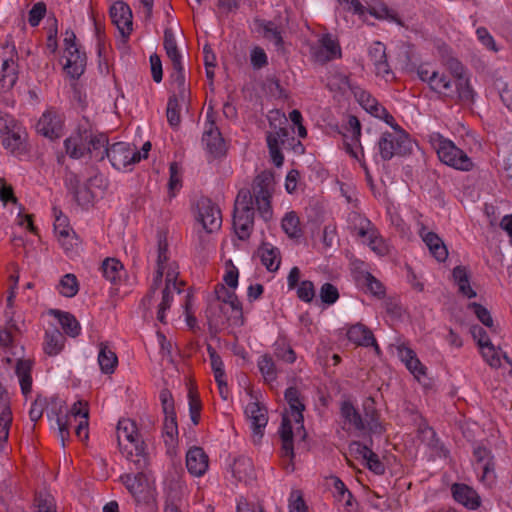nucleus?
<instances>
[{
    "mask_svg": "<svg viewBox=\"0 0 512 512\" xmlns=\"http://www.w3.org/2000/svg\"><path fill=\"white\" fill-rule=\"evenodd\" d=\"M273 179L270 175H258L249 188H241L236 196L233 208L232 227L241 241L250 238L254 231L255 206L264 222L273 217L272 195Z\"/></svg>",
    "mask_w": 512,
    "mask_h": 512,
    "instance_id": "1",
    "label": "nucleus"
},
{
    "mask_svg": "<svg viewBox=\"0 0 512 512\" xmlns=\"http://www.w3.org/2000/svg\"><path fill=\"white\" fill-rule=\"evenodd\" d=\"M430 90L436 93L442 102L464 106L473 105L477 97L471 82L460 81L444 72H438L435 80H432Z\"/></svg>",
    "mask_w": 512,
    "mask_h": 512,
    "instance_id": "2",
    "label": "nucleus"
},
{
    "mask_svg": "<svg viewBox=\"0 0 512 512\" xmlns=\"http://www.w3.org/2000/svg\"><path fill=\"white\" fill-rule=\"evenodd\" d=\"M427 141L443 164L459 171L468 172L473 169L474 163L467 153L440 132H430Z\"/></svg>",
    "mask_w": 512,
    "mask_h": 512,
    "instance_id": "3",
    "label": "nucleus"
},
{
    "mask_svg": "<svg viewBox=\"0 0 512 512\" xmlns=\"http://www.w3.org/2000/svg\"><path fill=\"white\" fill-rule=\"evenodd\" d=\"M377 146L383 161H389L394 156H406L412 152V142L407 131H385L378 139Z\"/></svg>",
    "mask_w": 512,
    "mask_h": 512,
    "instance_id": "4",
    "label": "nucleus"
},
{
    "mask_svg": "<svg viewBox=\"0 0 512 512\" xmlns=\"http://www.w3.org/2000/svg\"><path fill=\"white\" fill-rule=\"evenodd\" d=\"M117 439L119 445H121L122 439H125L133 446L134 451H129L127 458L135 456L137 459L132 461L137 469L143 470L148 464L145 452L146 445L144 441H140L138 438L136 423L130 419L119 420L117 424Z\"/></svg>",
    "mask_w": 512,
    "mask_h": 512,
    "instance_id": "5",
    "label": "nucleus"
},
{
    "mask_svg": "<svg viewBox=\"0 0 512 512\" xmlns=\"http://www.w3.org/2000/svg\"><path fill=\"white\" fill-rule=\"evenodd\" d=\"M27 133L14 119H0V142L12 155L20 156L26 152Z\"/></svg>",
    "mask_w": 512,
    "mask_h": 512,
    "instance_id": "6",
    "label": "nucleus"
},
{
    "mask_svg": "<svg viewBox=\"0 0 512 512\" xmlns=\"http://www.w3.org/2000/svg\"><path fill=\"white\" fill-rule=\"evenodd\" d=\"M120 480L132 495L137 505H144L149 508L155 506V495L146 474L142 471L135 474H124Z\"/></svg>",
    "mask_w": 512,
    "mask_h": 512,
    "instance_id": "7",
    "label": "nucleus"
},
{
    "mask_svg": "<svg viewBox=\"0 0 512 512\" xmlns=\"http://www.w3.org/2000/svg\"><path fill=\"white\" fill-rule=\"evenodd\" d=\"M105 154L112 167L118 171L131 170L142 159L135 145L122 141L111 144Z\"/></svg>",
    "mask_w": 512,
    "mask_h": 512,
    "instance_id": "8",
    "label": "nucleus"
},
{
    "mask_svg": "<svg viewBox=\"0 0 512 512\" xmlns=\"http://www.w3.org/2000/svg\"><path fill=\"white\" fill-rule=\"evenodd\" d=\"M93 132L92 123L83 117L76 130L64 141L67 155L72 159H81L87 155L88 144Z\"/></svg>",
    "mask_w": 512,
    "mask_h": 512,
    "instance_id": "9",
    "label": "nucleus"
},
{
    "mask_svg": "<svg viewBox=\"0 0 512 512\" xmlns=\"http://www.w3.org/2000/svg\"><path fill=\"white\" fill-rule=\"evenodd\" d=\"M266 143L271 161L276 167H281L284 163L281 147L288 148L297 145L303 149L301 142L296 140L286 127H280L274 132H267Z\"/></svg>",
    "mask_w": 512,
    "mask_h": 512,
    "instance_id": "10",
    "label": "nucleus"
},
{
    "mask_svg": "<svg viewBox=\"0 0 512 512\" xmlns=\"http://www.w3.org/2000/svg\"><path fill=\"white\" fill-rule=\"evenodd\" d=\"M348 126L351 131L350 142H344L346 152L359 161L361 168L365 173V179L368 184L373 185V177L364 159V150L360 142L361 124L356 116L350 115Z\"/></svg>",
    "mask_w": 512,
    "mask_h": 512,
    "instance_id": "11",
    "label": "nucleus"
},
{
    "mask_svg": "<svg viewBox=\"0 0 512 512\" xmlns=\"http://www.w3.org/2000/svg\"><path fill=\"white\" fill-rule=\"evenodd\" d=\"M202 143L205 146L206 152L209 154V161L220 159L226 156V142L215 121L210 117L209 113L207 114V120L205 122V129L202 135Z\"/></svg>",
    "mask_w": 512,
    "mask_h": 512,
    "instance_id": "12",
    "label": "nucleus"
},
{
    "mask_svg": "<svg viewBox=\"0 0 512 512\" xmlns=\"http://www.w3.org/2000/svg\"><path fill=\"white\" fill-rule=\"evenodd\" d=\"M313 59L321 64L328 63L342 57V49L337 38L330 33H324L318 40V44L311 47Z\"/></svg>",
    "mask_w": 512,
    "mask_h": 512,
    "instance_id": "13",
    "label": "nucleus"
},
{
    "mask_svg": "<svg viewBox=\"0 0 512 512\" xmlns=\"http://www.w3.org/2000/svg\"><path fill=\"white\" fill-rule=\"evenodd\" d=\"M9 54L6 58L0 59V90L3 92L11 90L18 80V53L15 46L3 47Z\"/></svg>",
    "mask_w": 512,
    "mask_h": 512,
    "instance_id": "14",
    "label": "nucleus"
},
{
    "mask_svg": "<svg viewBox=\"0 0 512 512\" xmlns=\"http://www.w3.org/2000/svg\"><path fill=\"white\" fill-rule=\"evenodd\" d=\"M214 292L215 299L209 303L206 311L207 318L211 325L224 324L227 320H229V317H222V315L217 313L224 311V305H226L232 299V297H235L236 294L233 290L227 289L224 284H216Z\"/></svg>",
    "mask_w": 512,
    "mask_h": 512,
    "instance_id": "15",
    "label": "nucleus"
},
{
    "mask_svg": "<svg viewBox=\"0 0 512 512\" xmlns=\"http://www.w3.org/2000/svg\"><path fill=\"white\" fill-rule=\"evenodd\" d=\"M437 53L440 63L449 72L450 76L460 81L471 82L467 68L456 57L453 49L449 45L445 43L438 45Z\"/></svg>",
    "mask_w": 512,
    "mask_h": 512,
    "instance_id": "16",
    "label": "nucleus"
},
{
    "mask_svg": "<svg viewBox=\"0 0 512 512\" xmlns=\"http://www.w3.org/2000/svg\"><path fill=\"white\" fill-rule=\"evenodd\" d=\"M284 399L288 404L290 415L293 417L295 424L298 425L297 433H302V439L304 440L307 435L303 416L306 409L305 397L297 387L290 386L284 392Z\"/></svg>",
    "mask_w": 512,
    "mask_h": 512,
    "instance_id": "17",
    "label": "nucleus"
},
{
    "mask_svg": "<svg viewBox=\"0 0 512 512\" xmlns=\"http://www.w3.org/2000/svg\"><path fill=\"white\" fill-rule=\"evenodd\" d=\"M197 209L199 220L208 233H213L220 229L222 225L221 210L210 198H200L197 203Z\"/></svg>",
    "mask_w": 512,
    "mask_h": 512,
    "instance_id": "18",
    "label": "nucleus"
},
{
    "mask_svg": "<svg viewBox=\"0 0 512 512\" xmlns=\"http://www.w3.org/2000/svg\"><path fill=\"white\" fill-rule=\"evenodd\" d=\"M401 362L425 392L435 391V380L428 375V368L417 357V354H399Z\"/></svg>",
    "mask_w": 512,
    "mask_h": 512,
    "instance_id": "19",
    "label": "nucleus"
},
{
    "mask_svg": "<svg viewBox=\"0 0 512 512\" xmlns=\"http://www.w3.org/2000/svg\"><path fill=\"white\" fill-rule=\"evenodd\" d=\"M64 120L54 108L47 109L37 123V131L49 139H58L63 134Z\"/></svg>",
    "mask_w": 512,
    "mask_h": 512,
    "instance_id": "20",
    "label": "nucleus"
},
{
    "mask_svg": "<svg viewBox=\"0 0 512 512\" xmlns=\"http://www.w3.org/2000/svg\"><path fill=\"white\" fill-rule=\"evenodd\" d=\"M245 414L250 420L253 437L260 440L268 423L267 408L258 401L250 402L245 407Z\"/></svg>",
    "mask_w": 512,
    "mask_h": 512,
    "instance_id": "21",
    "label": "nucleus"
},
{
    "mask_svg": "<svg viewBox=\"0 0 512 512\" xmlns=\"http://www.w3.org/2000/svg\"><path fill=\"white\" fill-rule=\"evenodd\" d=\"M347 339L356 347H373L375 352H380V348L370 328L362 323H356L348 327L346 332Z\"/></svg>",
    "mask_w": 512,
    "mask_h": 512,
    "instance_id": "22",
    "label": "nucleus"
},
{
    "mask_svg": "<svg viewBox=\"0 0 512 512\" xmlns=\"http://www.w3.org/2000/svg\"><path fill=\"white\" fill-rule=\"evenodd\" d=\"M112 22L118 27L123 37L128 38L132 32V12L123 1H116L109 10Z\"/></svg>",
    "mask_w": 512,
    "mask_h": 512,
    "instance_id": "23",
    "label": "nucleus"
},
{
    "mask_svg": "<svg viewBox=\"0 0 512 512\" xmlns=\"http://www.w3.org/2000/svg\"><path fill=\"white\" fill-rule=\"evenodd\" d=\"M368 57L374 65L377 76L387 77L389 74H392L384 43L374 41L368 48Z\"/></svg>",
    "mask_w": 512,
    "mask_h": 512,
    "instance_id": "24",
    "label": "nucleus"
},
{
    "mask_svg": "<svg viewBox=\"0 0 512 512\" xmlns=\"http://www.w3.org/2000/svg\"><path fill=\"white\" fill-rule=\"evenodd\" d=\"M99 270L102 277L109 281L113 286H119L122 284L126 277V270L123 263L115 257L105 258Z\"/></svg>",
    "mask_w": 512,
    "mask_h": 512,
    "instance_id": "25",
    "label": "nucleus"
},
{
    "mask_svg": "<svg viewBox=\"0 0 512 512\" xmlns=\"http://www.w3.org/2000/svg\"><path fill=\"white\" fill-rule=\"evenodd\" d=\"M454 500L470 510H476L481 505L478 493L470 486L463 483H454L451 486Z\"/></svg>",
    "mask_w": 512,
    "mask_h": 512,
    "instance_id": "26",
    "label": "nucleus"
},
{
    "mask_svg": "<svg viewBox=\"0 0 512 512\" xmlns=\"http://www.w3.org/2000/svg\"><path fill=\"white\" fill-rule=\"evenodd\" d=\"M0 445L5 443L9 437V431L12 424V410L10 406V396L7 389L0 382Z\"/></svg>",
    "mask_w": 512,
    "mask_h": 512,
    "instance_id": "27",
    "label": "nucleus"
},
{
    "mask_svg": "<svg viewBox=\"0 0 512 512\" xmlns=\"http://www.w3.org/2000/svg\"><path fill=\"white\" fill-rule=\"evenodd\" d=\"M0 445L5 443L9 437V431L12 424V410L10 406V396L7 389L0 382Z\"/></svg>",
    "mask_w": 512,
    "mask_h": 512,
    "instance_id": "28",
    "label": "nucleus"
},
{
    "mask_svg": "<svg viewBox=\"0 0 512 512\" xmlns=\"http://www.w3.org/2000/svg\"><path fill=\"white\" fill-rule=\"evenodd\" d=\"M209 459L208 455L201 447H191L186 454V467L188 472L196 477L205 474L208 469Z\"/></svg>",
    "mask_w": 512,
    "mask_h": 512,
    "instance_id": "29",
    "label": "nucleus"
},
{
    "mask_svg": "<svg viewBox=\"0 0 512 512\" xmlns=\"http://www.w3.org/2000/svg\"><path fill=\"white\" fill-rule=\"evenodd\" d=\"M257 255L263 266L269 272H276L281 264L280 249L269 242H262L257 249Z\"/></svg>",
    "mask_w": 512,
    "mask_h": 512,
    "instance_id": "30",
    "label": "nucleus"
},
{
    "mask_svg": "<svg viewBox=\"0 0 512 512\" xmlns=\"http://www.w3.org/2000/svg\"><path fill=\"white\" fill-rule=\"evenodd\" d=\"M34 365L33 359L20 358L15 365V374L19 378L21 392L27 396L32 391V368Z\"/></svg>",
    "mask_w": 512,
    "mask_h": 512,
    "instance_id": "31",
    "label": "nucleus"
},
{
    "mask_svg": "<svg viewBox=\"0 0 512 512\" xmlns=\"http://www.w3.org/2000/svg\"><path fill=\"white\" fill-rule=\"evenodd\" d=\"M66 63L64 69L67 74L72 78H79L85 70L86 66V54L80 50V47L73 49L71 52H66Z\"/></svg>",
    "mask_w": 512,
    "mask_h": 512,
    "instance_id": "32",
    "label": "nucleus"
},
{
    "mask_svg": "<svg viewBox=\"0 0 512 512\" xmlns=\"http://www.w3.org/2000/svg\"><path fill=\"white\" fill-rule=\"evenodd\" d=\"M279 434L282 441L281 457L292 460L294 458L293 428L291 420L286 414L282 417Z\"/></svg>",
    "mask_w": 512,
    "mask_h": 512,
    "instance_id": "33",
    "label": "nucleus"
},
{
    "mask_svg": "<svg viewBox=\"0 0 512 512\" xmlns=\"http://www.w3.org/2000/svg\"><path fill=\"white\" fill-rule=\"evenodd\" d=\"M50 314L57 319L65 334L71 337H76L80 334V323L72 313L53 309L50 311Z\"/></svg>",
    "mask_w": 512,
    "mask_h": 512,
    "instance_id": "34",
    "label": "nucleus"
},
{
    "mask_svg": "<svg viewBox=\"0 0 512 512\" xmlns=\"http://www.w3.org/2000/svg\"><path fill=\"white\" fill-rule=\"evenodd\" d=\"M109 146V139L105 133L93 131L89 140L87 155L97 161H102L106 158L105 153Z\"/></svg>",
    "mask_w": 512,
    "mask_h": 512,
    "instance_id": "35",
    "label": "nucleus"
},
{
    "mask_svg": "<svg viewBox=\"0 0 512 512\" xmlns=\"http://www.w3.org/2000/svg\"><path fill=\"white\" fill-rule=\"evenodd\" d=\"M255 25L258 31H262L263 37L272 41L277 48H281L284 45L282 30L275 22L257 18L255 19Z\"/></svg>",
    "mask_w": 512,
    "mask_h": 512,
    "instance_id": "36",
    "label": "nucleus"
},
{
    "mask_svg": "<svg viewBox=\"0 0 512 512\" xmlns=\"http://www.w3.org/2000/svg\"><path fill=\"white\" fill-rule=\"evenodd\" d=\"M340 414L346 424H349L357 431L366 430V425L363 417L358 409L352 404L351 401L346 400L341 403Z\"/></svg>",
    "mask_w": 512,
    "mask_h": 512,
    "instance_id": "37",
    "label": "nucleus"
},
{
    "mask_svg": "<svg viewBox=\"0 0 512 512\" xmlns=\"http://www.w3.org/2000/svg\"><path fill=\"white\" fill-rule=\"evenodd\" d=\"M53 407L51 408V414L56 417V423L59 430V435L61 437L62 442L64 443L65 439L69 437V415H62V408L65 405V402L58 397L52 398Z\"/></svg>",
    "mask_w": 512,
    "mask_h": 512,
    "instance_id": "38",
    "label": "nucleus"
},
{
    "mask_svg": "<svg viewBox=\"0 0 512 512\" xmlns=\"http://www.w3.org/2000/svg\"><path fill=\"white\" fill-rule=\"evenodd\" d=\"M452 276L458 286L459 293L469 299L477 296L476 291L470 286V276L466 267L456 266L452 271Z\"/></svg>",
    "mask_w": 512,
    "mask_h": 512,
    "instance_id": "39",
    "label": "nucleus"
},
{
    "mask_svg": "<svg viewBox=\"0 0 512 512\" xmlns=\"http://www.w3.org/2000/svg\"><path fill=\"white\" fill-rule=\"evenodd\" d=\"M54 230L58 235L59 241L62 243V246L66 251L70 250L72 247V243L68 241V239H73L74 237L70 235L71 228L68 223V218L59 211L57 214V210L54 209Z\"/></svg>",
    "mask_w": 512,
    "mask_h": 512,
    "instance_id": "40",
    "label": "nucleus"
},
{
    "mask_svg": "<svg viewBox=\"0 0 512 512\" xmlns=\"http://www.w3.org/2000/svg\"><path fill=\"white\" fill-rule=\"evenodd\" d=\"M281 229L290 239H299L303 236L300 219L295 211L286 212L281 220Z\"/></svg>",
    "mask_w": 512,
    "mask_h": 512,
    "instance_id": "41",
    "label": "nucleus"
},
{
    "mask_svg": "<svg viewBox=\"0 0 512 512\" xmlns=\"http://www.w3.org/2000/svg\"><path fill=\"white\" fill-rule=\"evenodd\" d=\"M163 47L171 65L182 63V54L178 48L174 31L170 27L164 29Z\"/></svg>",
    "mask_w": 512,
    "mask_h": 512,
    "instance_id": "42",
    "label": "nucleus"
},
{
    "mask_svg": "<svg viewBox=\"0 0 512 512\" xmlns=\"http://www.w3.org/2000/svg\"><path fill=\"white\" fill-rule=\"evenodd\" d=\"M363 409H364V414H365V418H363V419H364V422L366 425V430H368L369 432L374 433V434L382 433L383 426L379 422V414H378L376 408L374 407L373 399L368 398L363 403Z\"/></svg>",
    "mask_w": 512,
    "mask_h": 512,
    "instance_id": "43",
    "label": "nucleus"
},
{
    "mask_svg": "<svg viewBox=\"0 0 512 512\" xmlns=\"http://www.w3.org/2000/svg\"><path fill=\"white\" fill-rule=\"evenodd\" d=\"M231 471L235 479L246 482L253 476V463L249 457L239 456L231 464Z\"/></svg>",
    "mask_w": 512,
    "mask_h": 512,
    "instance_id": "44",
    "label": "nucleus"
},
{
    "mask_svg": "<svg viewBox=\"0 0 512 512\" xmlns=\"http://www.w3.org/2000/svg\"><path fill=\"white\" fill-rule=\"evenodd\" d=\"M70 190L75 201L81 206L89 205L93 201L94 195L92 191L87 185L81 187L79 179L75 174L70 179Z\"/></svg>",
    "mask_w": 512,
    "mask_h": 512,
    "instance_id": "45",
    "label": "nucleus"
},
{
    "mask_svg": "<svg viewBox=\"0 0 512 512\" xmlns=\"http://www.w3.org/2000/svg\"><path fill=\"white\" fill-rule=\"evenodd\" d=\"M257 364L265 382L271 383L277 379L280 368L277 366L271 354H263Z\"/></svg>",
    "mask_w": 512,
    "mask_h": 512,
    "instance_id": "46",
    "label": "nucleus"
},
{
    "mask_svg": "<svg viewBox=\"0 0 512 512\" xmlns=\"http://www.w3.org/2000/svg\"><path fill=\"white\" fill-rule=\"evenodd\" d=\"M57 290L60 295L72 298L79 292V281L76 275L67 273L60 278Z\"/></svg>",
    "mask_w": 512,
    "mask_h": 512,
    "instance_id": "47",
    "label": "nucleus"
},
{
    "mask_svg": "<svg viewBox=\"0 0 512 512\" xmlns=\"http://www.w3.org/2000/svg\"><path fill=\"white\" fill-rule=\"evenodd\" d=\"M353 95L358 103L371 115H373L377 109L381 106L376 98H374L370 92L366 91L362 87H354Z\"/></svg>",
    "mask_w": 512,
    "mask_h": 512,
    "instance_id": "48",
    "label": "nucleus"
},
{
    "mask_svg": "<svg viewBox=\"0 0 512 512\" xmlns=\"http://www.w3.org/2000/svg\"><path fill=\"white\" fill-rule=\"evenodd\" d=\"M163 436L165 437L166 446H174L178 438L177 416L165 415L163 423Z\"/></svg>",
    "mask_w": 512,
    "mask_h": 512,
    "instance_id": "49",
    "label": "nucleus"
},
{
    "mask_svg": "<svg viewBox=\"0 0 512 512\" xmlns=\"http://www.w3.org/2000/svg\"><path fill=\"white\" fill-rule=\"evenodd\" d=\"M421 433L423 435V440L431 449L437 451L439 456H447V454L449 453L448 449H446L444 444L437 436L436 431L432 427L427 426L421 429Z\"/></svg>",
    "mask_w": 512,
    "mask_h": 512,
    "instance_id": "50",
    "label": "nucleus"
},
{
    "mask_svg": "<svg viewBox=\"0 0 512 512\" xmlns=\"http://www.w3.org/2000/svg\"><path fill=\"white\" fill-rule=\"evenodd\" d=\"M65 336L59 330L46 331L44 352H60L64 347Z\"/></svg>",
    "mask_w": 512,
    "mask_h": 512,
    "instance_id": "51",
    "label": "nucleus"
},
{
    "mask_svg": "<svg viewBox=\"0 0 512 512\" xmlns=\"http://www.w3.org/2000/svg\"><path fill=\"white\" fill-rule=\"evenodd\" d=\"M366 13L378 20L398 21L397 13L390 9L384 2L380 1L373 6L366 8Z\"/></svg>",
    "mask_w": 512,
    "mask_h": 512,
    "instance_id": "52",
    "label": "nucleus"
},
{
    "mask_svg": "<svg viewBox=\"0 0 512 512\" xmlns=\"http://www.w3.org/2000/svg\"><path fill=\"white\" fill-rule=\"evenodd\" d=\"M182 188V175L180 167L176 162L170 163L169 166V181H168V195L172 199Z\"/></svg>",
    "mask_w": 512,
    "mask_h": 512,
    "instance_id": "53",
    "label": "nucleus"
},
{
    "mask_svg": "<svg viewBox=\"0 0 512 512\" xmlns=\"http://www.w3.org/2000/svg\"><path fill=\"white\" fill-rule=\"evenodd\" d=\"M180 110H181V107L179 104L178 97L176 95L169 96L168 102H167L166 116H167V121H168L169 125L173 129H177L180 125V122H181Z\"/></svg>",
    "mask_w": 512,
    "mask_h": 512,
    "instance_id": "54",
    "label": "nucleus"
},
{
    "mask_svg": "<svg viewBox=\"0 0 512 512\" xmlns=\"http://www.w3.org/2000/svg\"><path fill=\"white\" fill-rule=\"evenodd\" d=\"M175 292L176 291H173V287H170V285H165L162 291V299L158 305L157 320L163 324L167 323L166 311L169 310L172 305L173 293Z\"/></svg>",
    "mask_w": 512,
    "mask_h": 512,
    "instance_id": "55",
    "label": "nucleus"
},
{
    "mask_svg": "<svg viewBox=\"0 0 512 512\" xmlns=\"http://www.w3.org/2000/svg\"><path fill=\"white\" fill-rule=\"evenodd\" d=\"M165 275V285H170L173 287V291L180 294L183 292L185 283L183 281H178V267L175 263L167 264L166 270L164 272Z\"/></svg>",
    "mask_w": 512,
    "mask_h": 512,
    "instance_id": "56",
    "label": "nucleus"
},
{
    "mask_svg": "<svg viewBox=\"0 0 512 512\" xmlns=\"http://www.w3.org/2000/svg\"><path fill=\"white\" fill-rule=\"evenodd\" d=\"M170 78L177 84L179 96L184 99L186 91V77L183 63L173 64Z\"/></svg>",
    "mask_w": 512,
    "mask_h": 512,
    "instance_id": "57",
    "label": "nucleus"
},
{
    "mask_svg": "<svg viewBox=\"0 0 512 512\" xmlns=\"http://www.w3.org/2000/svg\"><path fill=\"white\" fill-rule=\"evenodd\" d=\"M97 362L103 374L111 375L118 366L117 354H97Z\"/></svg>",
    "mask_w": 512,
    "mask_h": 512,
    "instance_id": "58",
    "label": "nucleus"
},
{
    "mask_svg": "<svg viewBox=\"0 0 512 512\" xmlns=\"http://www.w3.org/2000/svg\"><path fill=\"white\" fill-rule=\"evenodd\" d=\"M368 456L365 459V467L376 475H383L386 471L384 463L371 448H363Z\"/></svg>",
    "mask_w": 512,
    "mask_h": 512,
    "instance_id": "59",
    "label": "nucleus"
},
{
    "mask_svg": "<svg viewBox=\"0 0 512 512\" xmlns=\"http://www.w3.org/2000/svg\"><path fill=\"white\" fill-rule=\"evenodd\" d=\"M319 297L323 304L330 306L339 299V291L335 285L326 282L320 288Z\"/></svg>",
    "mask_w": 512,
    "mask_h": 512,
    "instance_id": "60",
    "label": "nucleus"
},
{
    "mask_svg": "<svg viewBox=\"0 0 512 512\" xmlns=\"http://www.w3.org/2000/svg\"><path fill=\"white\" fill-rule=\"evenodd\" d=\"M189 398V414L191 421L194 425H198L201 416L202 403L199 398V395L190 390L188 393Z\"/></svg>",
    "mask_w": 512,
    "mask_h": 512,
    "instance_id": "61",
    "label": "nucleus"
},
{
    "mask_svg": "<svg viewBox=\"0 0 512 512\" xmlns=\"http://www.w3.org/2000/svg\"><path fill=\"white\" fill-rule=\"evenodd\" d=\"M468 309L473 311L478 320L488 328L493 326V319L491 317L490 312L483 305L471 302L468 304Z\"/></svg>",
    "mask_w": 512,
    "mask_h": 512,
    "instance_id": "62",
    "label": "nucleus"
},
{
    "mask_svg": "<svg viewBox=\"0 0 512 512\" xmlns=\"http://www.w3.org/2000/svg\"><path fill=\"white\" fill-rule=\"evenodd\" d=\"M477 40L489 51L498 52L499 48L496 45L494 37L486 27H478L476 29Z\"/></svg>",
    "mask_w": 512,
    "mask_h": 512,
    "instance_id": "63",
    "label": "nucleus"
},
{
    "mask_svg": "<svg viewBox=\"0 0 512 512\" xmlns=\"http://www.w3.org/2000/svg\"><path fill=\"white\" fill-rule=\"evenodd\" d=\"M297 297L305 302L310 303L315 297V287L312 281L303 280L297 286Z\"/></svg>",
    "mask_w": 512,
    "mask_h": 512,
    "instance_id": "64",
    "label": "nucleus"
}]
</instances>
